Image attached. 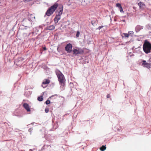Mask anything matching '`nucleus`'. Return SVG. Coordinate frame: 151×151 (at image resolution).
Listing matches in <instances>:
<instances>
[{
	"label": "nucleus",
	"instance_id": "0eeeda50",
	"mask_svg": "<svg viewBox=\"0 0 151 151\" xmlns=\"http://www.w3.org/2000/svg\"><path fill=\"white\" fill-rule=\"evenodd\" d=\"M23 60V59L22 57H19L16 60V63L17 65L18 64V65H20L21 64H22V62Z\"/></svg>",
	"mask_w": 151,
	"mask_h": 151
},
{
	"label": "nucleus",
	"instance_id": "6ab92c4d",
	"mask_svg": "<svg viewBox=\"0 0 151 151\" xmlns=\"http://www.w3.org/2000/svg\"><path fill=\"white\" fill-rule=\"evenodd\" d=\"M129 35H133L134 33V32L132 31H129L128 32Z\"/></svg>",
	"mask_w": 151,
	"mask_h": 151
},
{
	"label": "nucleus",
	"instance_id": "f8f14e48",
	"mask_svg": "<svg viewBox=\"0 0 151 151\" xmlns=\"http://www.w3.org/2000/svg\"><path fill=\"white\" fill-rule=\"evenodd\" d=\"M47 29L49 30H52L55 29V27L53 25H51L48 26L47 27Z\"/></svg>",
	"mask_w": 151,
	"mask_h": 151
},
{
	"label": "nucleus",
	"instance_id": "2eb2a0df",
	"mask_svg": "<svg viewBox=\"0 0 151 151\" xmlns=\"http://www.w3.org/2000/svg\"><path fill=\"white\" fill-rule=\"evenodd\" d=\"M106 149V146L103 145L101 147L100 149L102 151H104Z\"/></svg>",
	"mask_w": 151,
	"mask_h": 151
},
{
	"label": "nucleus",
	"instance_id": "cd10ccee",
	"mask_svg": "<svg viewBox=\"0 0 151 151\" xmlns=\"http://www.w3.org/2000/svg\"><path fill=\"white\" fill-rule=\"evenodd\" d=\"M43 49L44 50H47V48L46 47H44L43 48Z\"/></svg>",
	"mask_w": 151,
	"mask_h": 151
},
{
	"label": "nucleus",
	"instance_id": "ddd939ff",
	"mask_svg": "<svg viewBox=\"0 0 151 151\" xmlns=\"http://www.w3.org/2000/svg\"><path fill=\"white\" fill-rule=\"evenodd\" d=\"M138 5L140 8L143 9L145 7V4L142 2H140L138 3Z\"/></svg>",
	"mask_w": 151,
	"mask_h": 151
},
{
	"label": "nucleus",
	"instance_id": "bb28decb",
	"mask_svg": "<svg viewBox=\"0 0 151 151\" xmlns=\"http://www.w3.org/2000/svg\"><path fill=\"white\" fill-rule=\"evenodd\" d=\"M106 97H107V98H109L110 97V95L109 94H107V95Z\"/></svg>",
	"mask_w": 151,
	"mask_h": 151
},
{
	"label": "nucleus",
	"instance_id": "b1692460",
	"mask_svg": "<svg viewBox=\"0 0 151 151\" xmlns=\"http://www.w3.org/2000/svg\"><path fill=\"white\" fill-rule=\"evenodd\" d=\"M103 27V26H99V27H98V29H99L100 30V29H101Z\"/></svg>",
	"mask_w": 151,
	"mask_h": 151
},
{
	"label": "nucleus",
	"instance_id": "7ed1b4c3",
	"mask_svg": "<svg viewBox=\"0 0 151 151\" xmlns=\"http://www.w3.org/2000/svg\"><path fill=\"white\" fill-rule=\"evenodd\" d=\"M56 73L59 82L62 84L65 81V79L63 75L60 71L56 72Z\"/></svg>",
	"mask_w": 151,
	"mask_h": 151
},
{
	"label": "nucleus",
	"instance_id": "6e6552de",
	"mask_svg": "<svg viewBox=\"0 0 151 151\" xmlns=\"http://www.w3.org/2000/svg\"><path fill=\"white\" fill-rule=\"evenodd\" d=\"M50 82V81L49 80L46 79L45 81H43L42 83V86L43 88H45L47 86V85H46L48 84Z\"/></svg>",
	"mask_w": 151,
	"mask_h": 151
},
{
	"label": "nucleus",
	"instance_id": "9d476101",
	"mask_svg": "<svg viewBox=\"0 0 151 151\" xmlns=\"http://www.w3.org/2000/svg\"><path fill=\"white\" fill-rule=\"evenodd\" d=\"M143 63H142V65H143L145 66L146 67L148 68H150V64L146 63V61L143 60L142 61Z\"/></svg>",
	"mask_w": 151,
	"mask_h": 151
},
{
	"label": "nucleus",
	"instance_id": "39448f33",
	"mask_svg": "<svg viewBox=\"0 0 151 151\" xmlns=\"http://www.w3.org/2000/svg\"><path fill=\"white\" fill-rule=\"evenodd\" d=\"M58 7L59 12L56 14V16L60 18V16L62 15L63 11V6L62 5H60Z\"/></svg>",
	"mask_w": 151,
	"mask_h": 151
},
{
	"label": "nucleus",
	"instance_id": "a211bd4d",
	"mask_svg": "<svg viewBox=\"0 0 151 151\" xmlns=\"http://www.w3.org/2000/svg\"><path fill=\"white\" fill-rule=\"evenodd\" d=\"M116 6L118 7H119V8L122 6L121 4L119 3L116 4Z\"/></svg>",
	"mask_w": 151,
	"mask_h": 151
},
{
	"label": "nucleus",
	"instance_id": "f3484780",
	"mask_svg": "<svg viewBox=\"0 0 151 151\" xmlns=\"http://www.w3.org/2000/svg\"><path fill=\"white\" fill-rule=\"evenodd\" d=\"M123 35H124V37H128L129 36V34L127 33H124Z\"/></svg>",
	"mask_w": 151,
	"mask_h": 151
},
{
	"label": "nucleus",
	"instance_id": "4468645a",
	"mask_svg": "<svg viewBox=\"0 0 151 151\" xmlns=\"http://www.w3.org/2000/svg\"><path fill=\"white\" fill-rule=\"evenodd\" d=\"M60 18L56 16L54 20L55 23H57L58 22L59 20L60 19Z\"/></svg>",
	"mask_w": 151,
	"mask_h": 151
},
{
	"label": "nucleus",
	"instance_id": "c756f323",
	"mask_svg": "<svg viewBox=\"0 0 151 151\" xmlns=\"http://www.w3.org/2000/svg\"><path fill=\"white\" fill-rule=\"evenodd\" d=\"M29 151H33V150L32 149H30Z\"/></svg>",
	"mask_w": 151,
	"mask_h": 151
},
{
	"label": "nucleus",
	"instance_id": "a878e982",
	"mask_svg": "<svg viewBox=\"0 0 151 151\" xmlns=\"http://www.w3.org/2000/svg\"><path fill=\"white\" fill-rule=\"evenodd\" d=\"M46 147H47V149H50L51 148V146H47Z\"/></svg>",
	"mask_w": 151,
	"mask_h": 151
},
{
	"label": "nucleus",
	"instance_id": "dca6fc26",
	"mask_svg": "<svg viewBox=\"0 0 151 151\" xmlns=\"http://www.w3.org/2000/svg\"><path fill=\"white\" fill-rule=\"evenodd\" d=\"M37 100L39 101H42L43 100L42 96H41L38 97L37 98Z\"/></svg>",
	"mask_w": 151,
	"mask_h": 151
},
{
	"label": "nucleus",
	"instance_id": "4be33fe9",
	"mask_svg": "<svg viewBox=\"0 0 151 151\" xmlns=\"http://www.w3.org/2000/svg\"><path fill=\"white\" fill-rule=\"evenodd\" d=\"M119 8L120 11L121 12H123V10L122 9V6L121 7H120V8Z\"/></svg>",
	"mask_w": 151,
	"mask_h": 151
},
{
	"label": "nucleus",
	"instance_id": "c85d7f7f",
	"mask_svg": "<svg viewBox=\"0 0 151 151\" xmlns=\"http://www.w3.org/2000/svg\"><path fill=\"white\" fill-rule=\"evenodd\" d=\"M45 147V146H44V147H43V150L45 149V150L46 149H47V148H46Z\"/></svg>",
	"mask_w": 151,
	"mask_h": 151
},
{
	"label": "nucleus",
	"instance_id": "20e7f679",
	"mask_svg": "<svg viewBox=\"0 0 151 151\" xmlns=\"http://www.w3.org/2000/svg\"><path fill=\"white\" fill-rule=\"evenodd\" d=\"M83 52V50L82 49L79 48L74 49L73 50V54L75 55H76L77 54H82Z\"/></svg>",
	"mask_w": 151,
	"mask_h": 151
},
{
	"label": "nucleus",
	"instance_id": "1a4fd4ad",
	"mask_svg": "<svg viewBox=\"0 0 151 151\" xmlns=\"http://www.w3.org/2000/svg\"><path fill=\"white\" fill-rule=\"evenodd\" d=\"M24 107L27 110L28 112L30 111V108L28 104L27 103H24L23 105Z\"/></svg>",
	"mask_w": 151,
	"mask_h": 151
},
{
	"label": "nucleus",
	"instance_id": "423d86ee",
	"mask_svg": "<svg viewBox=\"0 0 151 151\" xmlns=\"http://www.w3.org/2000/svg\"><path fill=\"white\" fill-rule=\"evenodd\" d=\"M72 45L70 43H69L66 46L65 50L68 53H70L72 52Z\"/></svg>",
	"mask_w": 151,
	"mask_h": 151
},
{
	"label": "nucleus",
	"instance_id": "aec40b11",
	"mask_svg": "<svg viewBox=\"0 0 151 151\" xmlns=\"http://www.w3.org/2000/svg\"><path fill=\"white\" fill-rule=\"evenodd\" d=\"M50 103V101L47 100L45 102V103L46 104L48 105Z\"/></svg>",
	"mask_w": 151,
	"mask_h": 151
},
{
	"label": "nucleus",
	"instance_id": "f257e3e1",
	"mask_svg": "<svg viewBox=\"0 0 151 151\" xmlns=\"http://www.w3.org/2000/svg\"><path fill=\"white\" fill-rule=\"evenodd\" d=\"M58 3H55L53 5L49 7L47 10L45 15L48 16H50L52 15L55 12L57 7H58Z\"/></svg>",
	"mask_w": 151,
	"mask_h": 151
},
{
	"label": "nucleus",
	"instance_id": "f03ea898",
	"mask_svg": "<svg viewBox=\"0 0 151 151\" xmlns=\"http://www.w3.org/2000/svg\"><path fill=\"white\" fill-rule=\"evenodd\" d=\"M143 48L144 51L145 53H149L151 50V44L146 40L143 45Z\"/></svg>",
	"mask_w": 151,
	"mask_h": 151
},
{
	"label": "nucleus",
	"instance_id": "412c9836",
	"mask_svg": "<svg viewBox=\"0 0 151 151\" xmlns=\"http://www.w3.org/2000/svg\"><path fill=\"white\" fill-rule=\"evenodd\" d=\"M80 35V32L79 31H78L76 33V36L77 37H78Z\"/></svg>",
	"mask_w": 151,
	"mask_h": 151
},
{
	"label": "nucleus",
	"instance_id": "393cba45",
	"mask_svg": "<svg viewBox=\"0 0 151 151\" xmlns=\"http://www.w3.org/2000/svg\"><path fill=\"white\" fill-rule=\"evenodd\" d=\"M32 129H31V128H30V129H29L28 130V131L29 132H31V131H32Z\"/></svg>",
	"mask_w": 151,
	"mask_h": 151
},
{
	"label": "nucleus",
	"instance_id": "5701e85b",
	"mask_svg": "<svg viewBox=\"0 0 151 151\" xmlns=\"http://www.w3.org/2000/svg\"><path fill=\"white\" fill-rule=\"evenodd\" d=\"M45 112L47 113L48 112L49 110L48 109H45Z\"/></svg>",
	"mask_w": 151,
	"mask_h": 151
},
{
	"label": "nucleus",
	"instance_id": "9b49d317",
	"mask_svg": "<svg viewBox=\"0 0 151 151\" xmlns=\"http://www.w3.org/2000/svg\"><path fill=\"white\" fill-rule=\"evenodd\" d=\"M143 28V27L139 25H137L135 28V31L137 32L140 31Z\"/></svg>",
	"mask_w": 151,
	"mask_h": 151
}]
</instances>
